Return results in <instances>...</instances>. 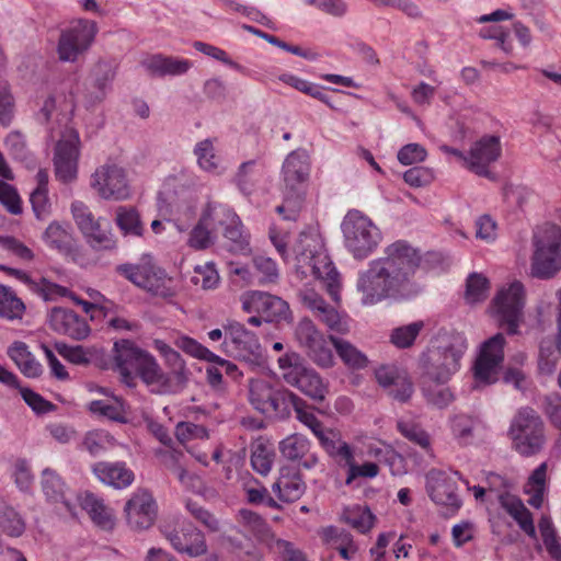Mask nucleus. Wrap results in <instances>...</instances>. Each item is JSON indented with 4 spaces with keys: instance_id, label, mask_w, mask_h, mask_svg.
Instances as JSON below:
<instances>
[{
    "instance_id": "nucleus-29",
    "label": "nucleus",
    "mask_w": 561,
    "mask_h": 561,
    "mask_svg": "<svg viewBox=\"0 0 561 561\" xmlns=\"http://www.w3.org/2000/svg\"><path fill=\"white\" fill-rule=\"evenodd\" d=\"M92 472L99 481L115 489H125L135 479L134 472L122 461H99L92 466Z\"/></svg>"
},
{
    "instance_id": "nucleus-6",
    "label": "nucleus",
    "mask_w": 561,
    "mask_h": 561,
    "mask_svg": "<svg viewBox=\"0 0 561 561\" xmlns=\"http://www.w3.org/2000/svg\"><path fill=\"white\" fill-rule=\"evenodd\" d=\"M277 362L286 383L296 387L313 401L322 402L325 399L327 383L314 369L305 365L299 354L286 353Z\"/></svg>"
},
{
    "instance_id": "nucleus-47",
    "label": "nucleus",
    "mask_w": 561,
    "mask_h": 561,
    "mask_svg": "<svg viewBox=\"0 0 561 561\" xmlns=\"http://www.w3.org/2000/svg\"><path fill=\"white\" fill-rule=\"evenodd\" d=\"M275 386L265 379H252L249 385V400L253 409L262 413L271 399Z\"/></svg>"
},
{
    "instance_id": "nucleus-55",
    "label": "nucleus",
    "mask_w": 561,
    "mask_h": 561,
    "mask_svg": "<svg viewBox=\"0 0 561 561\" xmlns=\"http://www.w3.org/2000/svg\"><path fill=\"white\" fill-rule=\"evenodd\" d=\"M344 520L359 533H367L374 524V515L367 507H354L344 512Z\"/></svg>"
},
{
    "instance_id": "nucleus-17",
    "label": "nucleus",
    "mask_w": 561,
    "mask_h": 561,
    "mask_svg": "<svg viewBox=\"0 0 561 561\" xmlns=\"http://www.w3.org/2000/svg\"><path fill=\"white\" fill-rule=\"evenodd\" d=\"M79 142V134L67 129L55 147V174L64 183H70L77 178Z\"/></svg>"
},
{
    "instance_id": "nucleus-39",
    "label": "nucleus",
    "mask_w": 561,
    "mask_h": 561,
    "mask_svg": "<svg viewBox=\"0 0 561 561\" xmlns=\"http://www.w3.org/2000/svg\"><path fill=\"white\" fill-rule=\"evenodd\" d=\"M323 538L332 549L339 551L344 560H352L357 551L352 535L337 527L330 526L325 528L323 530Z\"/></svg>"
},
{
    "instance_id": "nucleus-4",
    "label": "nucleus",
    "mask_w": 561,
    "mask_h": 561,
    "mask_svg": "<svg viewBox=\"0 0 561 561\" xmlns=\"http://www.w3.org/2000/svg\"><path fill=\"white\" fill-rule=\"evenodd\" d=\"M507 434L514 450L525 457L540 453L546 443L543 421L530 407H523L516 411Z\"/></svg>"
},
{
    "instance_id": "nucleus-49",
    "label": "nucleus",
    "mask_w": 561,
    "mask_h": 561,
    "mask_svg": "<svg viewBox=\"0 0 561 561\" xmlns=\"http://www.w3.org/2000/svg\"><path fill=\"white\" fill-rule=\"evenodd\" d=\"M216 233L199 218L190 232L187 244L194 250H206L216 241Z\"/></svg>"
},
{
    "instance_id": "nucleus-38",
    "label": "nucleus",
    "mask_w": 561,
    "mask_h": 561,
    "mask_svg": "<svg viewBox=\"0 0 561 561\" xmlns=\"http://www.w3.org/2000/svg\"><path fill=\"white\" fill-rule=\"evenodd\" d=\"M42 490L48 501L64 503L70 511V504L66 496L67 488L61 477L53 469L46 468L42 472Z\"/></svg>"
},
{
    "instance_id": "nucleus-26",
    "label": "nucleus",
    "mask_w": 561,
    "mask_h": 561,
    "mask_svg": "<svg viewBox=\"0 0 561 561\" xmlns=\"http://www.w3.org/2000/svg\"><path fill=\"white\" fill-rule=\"evenodd\" d=\"M426 489L430 497L438 505H445L453 511L461 506V500L457 495V486L443 471L432 470L426 477Z\"/></svg>"
},
{
    "instance_id": "nucleus-3",
    "label": "nucleus",
    "mask_w": 561,
    "mask_h": 561,
    "mask_svg": "<svg viewBox=\"0 0 561 561\" xmlns=\"http://www.w3.org/2000/svg\"><path fill=\"white\" fill-rule=\"evenodd\" d=\"M298 267H309L310 273L323 283L334 301L340 299V274L328 255L321 238L316 233H300L295 247Z\"/></svg>"
},
{
    "instance_id": "nucleus-12",
    "label": "nucleus",
    "mask_w": 561,
    "mask_h": 561,
    "mask_svg": "<svg viewBox=\"0 0 561 561\" xmlns=\"http://www.w3.org/2000/svg\"><path fill=\"white\" fill-rule=\"evenodd\" d=\"M225 339L220 351L227 356L260 365L263 360V350L256 334L236 320L224 323Z\"/></svg>"
},
{
    "instance_id": "nucleus-43",
    "label": "nucleus",
    "mask_w": 561,
    "mask_h": 561,
    "mask_svg": "<svg viewBox=\"0 0 561 561\" xmlns=\"http://www.w3.org/2000/svg\"><path fill=\"white\" fill-rule=\"evenodd\" d=\"M425 324L422 320L394 328L390 334V342L398 348L411 347Z\"/></svg>"
},
{
    "instance_id": "nucleus-25",
    "label": "nucleus",
    "mask_w": 561,
    "mask_h": 561,
    "mask_svg": "<svg viewBox=\"0 0 561 561\" xmlns=\"http://www.w3.org/2000/svg\"><path fill=\"white\" fill-rule=\"evenodd\" d=\"M146 352L129 340H121L114 343V369L119 373L122 381L128 387L135 386L134 370Z\"/></svg>"
},
{
    "instance_id": "nucleus-37",
    "label": "nucleus",
    "mask_w": 561,
    "mask_h": 561,
    "mask_svg": "<svg viewBox=\"0 0 561 561\" xmlns=\"http://www.w3.org/2000/svg\"><path fill=\"white\" fill-rule=\"evenodd\" d=\"M236 211L226 204L208 201L201 214L203 222L215 232L217 228H226L229 224L236 222Z\"/></svg>"
},
{
    "instance_id": "nucleus-35",
    "label": "nucleus",
    "mask_w": 561,
    "mask_h": 561,
    "mask_svg": "<svg viewBox=\"0 0 561 561\" xmlns=\"http://www.w3.org/2000/svg\"><path fill=\"white\" fill-rule=\"evenodd\" d=\"M320 445L340 468L347 469L355 459L353 448L342 439L337 431L329 428L328 434L320 440Z\"/></svg>"
},
{
    "instance_id": "nucleus-44",
    "label": "nucleus",
    "mask_w": 561,
    "mask_h": 561,
    "mask_svg": "<svg viewBox=\"0 0 561 561\" xmlns=\"http://www.w3.org/2000/svg\"><path fill=\"white\" fill-rule=\"evenodd\" d=\"M310 449V442L301 434H291L279 443L280 454L288 460L302 459Z\"/></svg>"
},
{
    "instance_id": "nucleus-23",
    "label": "nucleus",
    "mask_w": 561,
    "mask_h": 561,
    "mask_svg": "<svg viewBox=\"0 0 561 561\" xmlns=\"http://www.w3.org/2000/svg\"><path fill=\"white\" fill-rule=\"evenodd\" d=\"M49 328L61 335L81 341L89 336L91 329L87 320L71 309L54 307L48 313Z\"/></svg>"
},
{
    "instance_id": "nucleus-27",
    "label": "nucleus",
    "mask_w": 561,
    "mask_h": 561,
    "mask_svg": "<svg viewBox=\"0 0 561 561\" xmlns=\"http://www.w3.org/2000/svg\"><path fill=\"white\" fill-rule=\"evenodd\" d=\"M296 407H308L306 401L283 386H275L271 399L265 404L262 414L286 420Z\"/></svg>"
},
{
    "instance_id": "nucleus-52",
    "label": "nucleus",
    "mask_w": 561,
    "mask_h": 561,
    "mask_svg": "<svg viewBox=\"0 0 561 561\" xmlns=\"http://www.w3.org/2000/svg\"><path fill=\"white\" fill-rule=\"evenodd\" d=\"M89 410L92 413L105 416L111 421L118 423L127 422L124 404L118 400H116L114 403H108L104 400H94L90 403Z\"/></svg>"
},
{
    "instance_id": "nucleus-61",
    "label": "nucleus",
    "mask_w": 561,
    "mask_h": 561,
    "mask_svg": "<svg viewBox=\"0 0 561 561\" xmlns=\"http://www.w3.org/2000/svg\"><path fill=\"white\" fill-rule=\"evenodd\" d=\"M539 527L547 552L552 559L561 561V539L557 536L553 527L545 519L540 522Z\"/></svg>"
},
{
    "instance_id": "nucleus-14",
    "label": "nucleus",
    "mask_w": 561,
    "mask_h": 561,
    "mask_svg": "<svg viewBox=\"0 0 561 561\" xmlns=\"http://www.w3.org/2000/svg\"><path fill=\"white\" fill-rule=\"evenodd\" d=\"M295 337L306 355L318 366L329 368L334 357L329 342L309 319L298 322Z\"/></svg>"
},
{
    "instance_id": "nucleus-28",
    "label": "nucleus",
    "mask_w": 561,
    "mask_h": 561,
    "mask_svg": "<svg viewBox=\"0 0 561 561\" xmlns=\"http://www.w3.org/2000/svg\"><path fill=\"white\" fill-rule=\"evenodd\" d=\"M296 407H308L306 401L283 386H275L271 399L265 404L262 414L286 420Z\"/></svg>"
},
{
    "instance_id": "nucleus-54",
    "label": "nucleus",
    "mask_w": 561,
    "mask_h": 561,
    "mask_svg": "<svg viewBox=\"0 0 561 561\" xmlns=\"http://www.w3.org/2000/svg\"><path fill=\"white\" fill-rule=\"evenodd\" d=\"M169 369L170 373H167V385L160 389V394L178 393L182 391L188 382L191 373L185 362Z\"/></svg>"
},
{
    "instance_id": "nucleus-46",
    "label": "nucleus",
    "mask_w": 561,
    "mask_h": 561,
    "mask_svg": "<svg viewBox=\"0 0 561 561\" xmlns=\"http://www.w3.org/2000/svg\"><path fill=\"white\" fill-rule=\"evenodd\" d=\"M224 237L230 242V251L237 253H245L250 251L249 234L244 231V227L239 216H237L236 222L229 224L224 229Z\"/></svg>"
},
{
    "instance_id": "nucleus-45",
    "label": "nucleus",
    "mask_w": 561,
    "mask_h": 561,
    "mask_svg": "<svg viewBox=\"0 0 561 561\" xmlns=\"http://www.w3.org/2000/svg\"><path fill=\"white\" fill-rule=\"evenodd\" d=\"M25 529L19 514L0 499V530L11 537H19Z\"/></svg>"
},
{
    "instance_id": "nucleus-30",
    "label": "nucleus",
    "mask_w": 561,
    "mask_h": 561,
    "mask_svg": "<svg viewBox=\"0 0 561 561\" xmlns=\"http://www.w3.org/2000/svg\"><path fill=\"white\" fill-rule=\"evenodd\" d=\"M273 491L283 502L291 503L299 500L306 492V483L300 472L293 468H282L278 480L273 484Z\"/></svg>"
},
{
    "instance_id": "nucleus-53",
    "label": "nucleus",
    "mask_w": 561,
    "mask_h": 561,
    "mask_svg": "<svg viewBox=\"0 0 561 561\" xmlns=\"http://www.w3.org/2000/svg\"><path fill=\"white\" fill-rule=\"evenodd\" d=\"M477 420L467 414H457L451 419V433L461 445H468L473 438Z\"/></svg>"
},
{
    "instance_id": "nucleus-5",
    "label": "nucleus",
    "mask_w": 561,
    "mask_h": 561,
    "mask_svg": "<svg viewBox=\"0 0 561 561\" xmlns=\"http://www.w3.org/2000/svg\"><path fill=\"white\" fill-rule=\"evenodd\" d=\"M345 247L357 260L371 254L381 241L379 228L357 209L348 210L341 225Z\"/></svg>"
},
{
    "instance_id": "nucleus-1",
    "label": "nucleus",
    "mask_w": 561,
    "mask_h": 561,
    "mask_svg": "<svg viewBox=\"0 0 561 561\" xmlns=\"http://www.w3.org/2000/svg\"><path fill=\"white\" fill-rule=\"evenodd\" d=\"M421 263L420 252L404 240H398L383 250V255L370 261L358 273L356 289L364 306H374L386 299H407L417 295L421 287L414 275Z\"/></svg>"
},
{
    "instance_id": "nucleus-20",
    "label": "nucleus",
    "mask_w": 561,
    "mask_h": 561,
    "mask_svg": "<svg viewBox=\"0 0 561 561\" xmlns=\"http://www.w3.org/2000/svg\"><path fill=\"white\" fill-rule=\"evenodd\" d=\"M241 304L244 312L261 314L268 322L285 319L289 311L288 304L280 297L260 290L244 293Z\"/></svg>"
},
{
    "instance_id": "nucleus-7",
    "label": "nucleus",
    "mask_w": 561,
    "mask_h": 561,
    "mask_svg": "<svg viewBox=\"0 0 561 561\" xmlns=\"http://www.w3.org/2000/svg\"><path fill=\"white\" fill-rule=\"evenodd\" d=\"M116 272L139 288L162 298L173 297L172 279L164 270L157 266L150 255L146 254L137 264L124 263L116 266Z\"/></svg>"
},
{
    "instance_id": "nucleus-34",
    "label": "nucleus",
    "mask_w": 561,
    "mask_h": 561,
    "mask_svg": "<svg viewBox=\"0 0 561 561\" xmlns=\"http://www.w3.org/2000/svg\"><path fill=\"white\" fill-rule=\"evenodd\" d=\"M81 507L89 514L92 522L103 530H112L115 526L113 511L107 507L103 500L93 493L85 492L80 497Z\"/></svg>"
},
{
    "instance_id": "nucleus-19",
    "label": "nucleus",
    "mask_w": 561,
    "mask_h": 561,
    "mask_svg": "<svg viewBox=\"0 0 561 561\" xmlns=\"http://www.w3.org/2000/svg\"><path fill=\"white\" fill-rule=\"evenodd\" d=\"M127 524L134 530L150 528L158 513L157 503L150 492L140 489L133 493L124 507Z\"/></svg>"
},
{
    "instance_id": "nucleus-33",
    "label": "nucleus",
    "mask_w": 561,
    "mask_h": 561,
    "mask_svg": "<svg viewBox=\"0 0 561 561\" xmlns=\"http://www.w3.org/2000/svg\"><path fill=\"white\" fill-rule=\"evenodd\" d=\"M134 375L135 377L138 376L153 393L160 394V389L167 385V373L162 370L157 359L149 352L142 355Z\"/></svg>"
},
{
    "instance_id": "nucleus-10",
    "label": "nucleus",
    "mask_w": 561,
    "mask_h": 561,
    "mask_svg": "<svg viewBox=\"0 0 561 561\" xmlns=\"http://www.w3.org/2000/svg\"><path fill=\"white\" fill-rule=\"evenodd\" d=\"M535 252L531 259V275L549 279L561 270V228L546 225L542 234L534 240Z\"/></svg>"
},
{
    "instance_id": "nucleus-40",
    "label": "nucleus",
    "mask_w": 561,
    "mask_h": 561,
    "mask_svg": "<svg viewBox=\"0 0 561 561\" xmlns=\"http://www.w3.org/2000/svg\"><path fill=\"white\" fill-rule=\"evenodd\" d=\"M115 224L123 236L141 237L145 230L138 211L133 207L119 206Z\"/></svg>"
},
{
    "instance_id": "nucleus-15",
    "label": "nucleus",
    "mask_w": 561,
    "mask_h": 561,
    "mask_svg": "<svg viewBox=\"0 0 561 561\" xmlns=\"http://www.w3.org/2000/svg\"><path fill=\"white\" fill-rule=\"evenodd\" d=\"M161 534L179 553L196 558L207 552L204 533L190 522H182L179 527L163 526Z\"/></svg>"
},
{
    "instance_id": "nucleus-16",
    "label": "nucleus",
    "mask_w": 561,
    "mask_h": 561,
    "mask_svg": "<svg viewBox=\"0 0 561 561\" xmlns=\"http://www.w3.org/2000/svg\"><path fill=\"white\" fill-rule=\"evenodd\" d=\"M505 337L502 333L485 341L473 366L477 381L491 385L497 380L499 369L504 359Z\"/></svg>"
},
{
    "instance_id": "nucleus-60",
    "label": "nucleus",
    "mask_w": 561,
    "mask_h": 561,
    "mask_svg": "<svg viewBox=\"0 0 561 561\" xmlns=\"http://www.w3.org/2000/svg\"><path fill=\"white\" fill-rule=\"evenodd\" d=\"M174 345L184 353L204 360L217 359V355L207 347L188 336H179L174 340Z\"/></svg>"
},
{
    "instance_id": "nucleus-50",
    "label": "nucleus",
    "mask_w": 561,
    "mask_h": 561,
    "mask_svg": "<svg viewBox=\"0 0 561 561\" xmlns=\"http://www.w3.org/2000/svg\"><path fill=\"white\" fill-rule=\"evenodd\" d=\"M397 428L408 440L421 447L426 453L431 450V437L419 424L410 421H399Z\"/></svg>"
},
{
    "instance_id": "nucleus-11",
    "label": "nucleus",
    "mask_w": 561,
    "mask_h": 561,
    "mask_svg": "<svg viewBox=\"0 0 561 561\" xmlns=\"http://www.w3.org/2000/svg\"><path fill=\"white\" fill-rule=\"evenodd\" d=\"M71 214L91 249L100 252L113 251L117 248V239L112 232L110 222L102 217H95L83 202L75 201L71 204Z\"/></svg>"
},
{
    "instance_id": "nucleus-58",
    "label": "nucleus",
    "mask_w": 561,
    "mask_h": 561,
    "mask_svg": "<svg viewBox=\"0 0 561 561\" xmlns=\"http://www.w3.org/2000/svg\"><path fill=\"white\" fill-rule=\"evenodd\" d=\"M113 437L105 431L94 430L85 434L82 447L92 456H99L111 445Z\"/></svg>"
},
{
    "instance_id": "nucleus-24",
    "label": "nucleus",
    "mask_w": 561,
    "mask_h": 561,
    "mask_svg": "<svg viewBox=\"0 0 561 561\" xmlns=\"http://www.w3.org/2000/svg\"><path fill=\"white\" fill-rule=\"evenodd\" d=\"M502 153L501 139L495 135H485L477 140L470 151L468 169L480 176L489 178L488 167L499 160Z\"/></svg>"
},
{
    "instance_id": "nucleus-48",
    "label": "nucleus",
    "mask_w": 561,
    "mask_h": 561,
    "mask_svg": "<svg viewBox=\"0 0 561 561\" xmlns=\"http://www.w3.org/2000/svg\"><path fill=\"white\" fill-rule=\"evenodd\" d=\"M23 311V302L15 297L11 288L0 285V317L13 320L21 318Z\"/></svg>"
},
{
    "instance_id": "nucleus-2",
    "label": "nucleus",
    "mask_w": 561,
    "mask_h": 561,
    "mask_svg": "<svg viewBox=\"0 0 561 561\" xmlns=\"http://www.w3.org/2000/svg\"><path fill=\"white\" fill-rule=\"evenodd\" d=\"M468 343L463 333L440 329L432 345L421 354L420 366L435 383H446L461 367Z\"/></svg>"
},
{
    "instance_id": "nucleus-36",
    "label": "nucleus",
    "mask_w": 561,
    "mask_h": 561,
    "mask_svg": "<svg viewBox=\"0 0 561 561\" xmlns=\"http://www.w3.org/2000/svg\"><path fill=\"white\" fill-rule=\"evenodd\" d=\"M239 523L248 529L260 542L273 547L277 539L265 519L250 510H240L238 512Z\"/></svg>"
},
{
    "instance_id": "nucleus-42",
    "label": "nucleus",
    "mask_w": 561,
    "mask_h": 561,
    "mask_svg": "<svg viewBox=\"0 0 561 561\" xmlns=\"http://www.w3.org/2000/svg\"><path fill=\"white\" fill-rule=\"evenodd\" d=\"M43 238L50 248L57 249L60 252L68 253L72 249L73 239L71 233L58 221L49 224Z\"/></svg>"
},
{
    "instance_id": "nucleus-18",
    "label": "nucleus",
    "mask_w": 561,
    "mask_h": 561,
    "mask_svg": "<svg viewBox=\"0 0 561 561\" xmlns=\"http://www.w3.org/2000/svg\"><path fill=\"white\" fill-rule=\"evenodd\" d=\"M91 186L104 199H125L129 195L126 174L123 168L104 164L91 176Z\"/></svg>"
},
{
    "instance_id": "nucleus-62",
    "label": "nucleus",
    "mask_w": 561,
    "mask_h": 561,
    "mask_svg": "<svg viewBox=\"0 0 561 561\" xmlns=\"http://www.w3.org/2000/svg\"><path fill=\"white\" fill-rule=\"evenodd\" d=\"M0 204L12 215L22 214V201L14 186L0 180Z\"/></svg>"
},
{
    "instance_id": "nucleus-8",
    "label": "nucleus",
    "mask_w": 561,
    "mask_h": 561,
    "mask_svg": "<svg viewBox=\"0 0 561 561\" xmlns=\"http://www.w3.org/2000/svg\"><path fill=\"white\" fill-rule=\"evenodd\" d=\"M283 195L288 204L290 214L287 219H295L304 202L302 184L310 174V158L305 149L291 151L283 163Z\"/></svg>"
},
{
    "instance_id": "nucleus-21",
    "label": "nucleus",
    "mask_w": 561,
    "mask_h": 561,
    "mask_svg": "<svg viewBox=\"0 0 561 561\" xmlns=\"http://www.w3.org/2000/svg\"><path fill=\"white\" fill-rule=\"evenodd\" d=\"M118 69V62L112 58H100L89 73L91 91L85 93L89 106L101 103L112 89Z\"/></svg>"
},
{
    "instance_id": "nucleus-32",
    "label": "nucleus",
    "mask_w": 561,
    "mask_h": 561,
    "mask_svg": "<svg viewBox=\"0 0 561 561\" xmlns=\"http://www.w3.org/2000/svg\"><path fill=\"white\" fill-rule=\"evenodd\" d=\"M142 66L150 75L164 77L186 73L191 69L192 62L187 59L157 54L145 59Z\"/></svg>"
},
{
    "instance_id": "nucleus-31",
    "label": "nucleus",
    "mask_w": 561,
    "mask_h": 561,
    "mask_svg": "<svg viewBox=\"0 0 561 561\" xmlns=\"http://www.w3.org/2000/svg\"><path fill=\"white\" fill-rule=\"evenodd\" d=\"M234 534H224L221 543L241 561H261L263 558L260 549L254 545L251 537L237 527H232Z\"/></svg>"
},
{
    "instance_id": "nucleus-9",
    "label": "nucleus",
    "mask_w": 561,
    "mask_h": 561,
    "mask_svg": "<svg viewBox=\"0 0 561 561\" xmlns=\"http://www.w3.org/2000/svg\"><path fill=\"white\" fill-rule=\"evenodd\" d=\"M98 25L94 21L79 19L60 28L56 54L60 62L75 64L84 56L93 45Z\"/></svg>"
},
{
    "instance_id": "nucleus-63",
    "label": "nucleus",
    "mask_w": 561,
    "mask_h": 561,
    "mask_svg": "<svg viewBox=\"0 0 561 561\" xmlns=\"http://www.w3.org/2000/svg\"><path fill=\"white\" fill-rule=\"evenodd\" d=\"M255 270L262 275L259 278L260 285L275 283L278 278V270L274 260L263 255H257L253 259Z\"/></svg>"
},
{
    "instance_id": "nucleus-13",
    "label": "nucleus",
    "mask_w": 561,
    "mask_h": 561,
    "mask_svg": "<svg viewBox=\"0 0 561 561\" xmlns=\"http://www.w3.org/2000/svg\"><path fill=\"white\" fill-rule=\"evenodd\" d=\"M525 307L524 285L514 280L503 286L493 298L494 316L501 328H505L508 334H516L523 320Z\"/></svg>"
},
{
    "instance_id": "nucleus-57",
    "label": "nucleus",
    "mask_w": 561,
    "mask_h": 561,
    "mask_svg": "<svg viewBox=\"0 0 561 561\" xmlns=\"http://www.w3.org/2000/svg\"><path fill=\"white\" fill-rule=\"evenodd\" d=\"M489 291V280L481 274H471L466 284V299L470 304L482 301Z\"/></svg>"
},
{
    "instance_id": "nucleus-41",
    "label": "nucleus",
    "mask_w": 561,
    "mask_h": 561,
    "mask_svg": "<svg viewBox=\"0 0 561 561\" xmlns=\"http://www.w3.org/2000/svg\"><path fill=\"white\" fill-rule=\"evenodd\" d=\"M332 344L342 362L352 369H363L367 366L368 359L364 353L357 350L350 342L330 336Z\"/></svg>"
},
{
    "instance_id": "nucleus-59",
    "label": "nucleus",
    "mask_w": 561,
    "mask_h": 561,
    "mask_svg": "<svg viewBox=\"0 0 561 561\" xmlns=\"http://www.w3.org/2000/svg\"><path fill=\"white\" fill-rule=\"evenodd\" d=\"M186 508L190 514L207 529V531H220L221 523L211 512L193 501L186 502Z\"/></svg>"
},
{
    "instance_id": "nucleus-22",
    "label": "nucleus",
    "mask_w": 561,
    "mask_h": 561,
    "mask_svg": "<svg viewBox=\"0 0 561 561\" xmlns=\"http://www.w3.org/2000/svg\"><path fill=\"white\" fill-rule=\"evenodd\" d=\"M375 377L387 394L401 403L408 402L414 392L408 373L396 365H381L375 370Z\"/></svg>"
},
{
    "instance_id": "nucleus-64",
    "label": "nucleus",
    "mask_w": 561,
    "mask_h": 561,
    "mask_svg": "<svg viewBox=\"0 0 561 561\" xmlns=\"http://www.w3.org/2000/svg\"><path fill=\"white\" fill-rule=\"evenodd\" d=\"M542 407L551 424L561 430V397L558 393L546 396Z\"/></svg>"
},
{
    "instance_id": "nucleus-56",
    "label": "nucleus",
    "mask_w": 561,
    "mask_h": 561,
    "mask_svg": "<svg viewBox=\"0 0 561 561\" xmlns=\"http://www.w3.org/2000/svg\"><path fill=\"white\" fill-rule=\"evenodd\" d=\"M439 385L425 386L422 388V392L428 404L437 409H444L454 401L455 397L448 387H439Z\"/></svg>"
},
{
    "instance_id": "nucleus-51",
    "label": "nucleus",
    "mask_w": 561,
    "mask_h": 561,
    "mask_svg": "<svg viewBox=\"0 0 561 561\" xmlns=\"http://www.w3.org/2000/svg\"><path fill=\"white\" fill-rule=\"evenodd\" d=\"M194 153L198 165L207 172L217 173L219 168V158L215 154V148L210 139H204L196 144Z\"/></svg>"
}]
</instances>
